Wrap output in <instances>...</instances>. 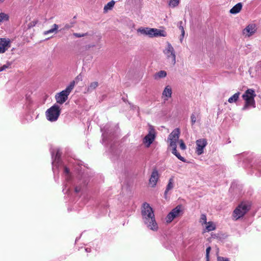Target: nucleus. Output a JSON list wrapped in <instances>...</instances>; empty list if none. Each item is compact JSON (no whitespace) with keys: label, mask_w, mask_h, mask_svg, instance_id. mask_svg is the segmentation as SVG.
<instances>
[{"label":"nucleus","mask_w":261,"mask_h":261,"mask_svg":"<svg viewBox=\"0 0 261 261\" xmlns=\"http://www.w3.org/2000/svg\"><path fill=\"white\" fill-rule=\"evenodd\" d=\"M152 28H140L137 30V32L140 33L143 35H146L150 38H152Z\"/></svg>","instance_id":"obj_14"},{"label":"nucleus","mask_w":261,"mask_h":261,"mask_svg":"<svg viewBox=\"0 0 261 261\" xmlns=\"http://www.w3.org/2000/svg\"><path fill=\"white\" fill-rule=\"evenodd\" d=\"M11 41L6 38H0V54L5 53L11 47Z\"/></svg>","instance_id":"obj_11"},{"label":"nucleus","mask_w":261,"mask_h":261,"mask_svg":"<svg viewBox=\"0 0 261 261\" xmlns=\"http://www.w3.org/2000/svg\"><path fill=\"white\" fill-rule=\"evenodd\" d=\"M75 192H77H77H80V189H79L78 188H75Z\"/></svg>","instance_id":"obj_40"},{"label":"nucleus","mask_w":261,"mask_h":261,"mask_svg":"<svg viewBox=\"0 0 261 261\" xmlns=\"http://www.w3.org/2000/svg\"><path fill=\"white\" fill-rule=\"evenodd\" d=\"M75 83V82L73 81L65 90L56 94L55 98L57 103L62 105L67 100L69 95L74 88Z\"/></svg>","instance_id":"obj_4"},{"label":"nucleus","mask_w":261,"mask_h":261,"mask_svg":"<svg viewBox=\"0 0 261 261\" xmlns=\"http://www.w3.org/2000/svg\"><path fill=\"white\" fill-rule=\"evenodd\" d=\"M206 220L207 219L206 215L205 214H201L199 220V222L201 224V225H203L207 224V222Z\"/></svg>","instance_id":"obj_27"},{"label":"nucleus","mask_w":261,"mask_h":261,"mask_svg":"<svg viewBox=\"0 0 261 261\" xmlns=\"http://www.w3.org/2000/svg\"><path fill=\"white\" fill-rule=\"evenodd\" d=\"M218 261H229V259L227 258H225L223 257L218 256L217 257Z\"/></svg>","instance_id":"obj_34"},{"label":"nucleus","mask_w":261,"mask_h":261,"mask_svg":"<svg viewBox=\"0 0 261 261\" xmlns=\"http://www.w3.org/2000/svg\"><path fill=\"white\" fill-rule=\"evenodd\" d=\"M89 34L88 33H74L73 34V35L76 37V38H81V37H85V36H88Z\"/></svg>","instance_id":"obj_29"},{"label":"nucleus","mask_w":261,"mask_h":261,"mask_svg":"<svg viewBox=\"0 0 261 261\" xmlns=\"http://www.w3.org/2000/svg\"><path fill=\"white\" fill-rule=\"evenodd\" d=\"M205 230L207 231H211L216 229V225L212 221H209L205 225Z\"/></svg>","instance_id":"obj_21"},{"label":"nucleus","mask_w":261,"mask_h":261,"mask_svg":"<svg viewBox=\"0 0 261 261\" xmlns=\"http://www.w3.org/2000/svg\"><path fill=\"white\" fill-rule=\"evenodd\" d=\"M58 29H59L58 25L55 23L52 25L51 28L50 29H49L47 31H44L43 33V34L44 35H48L49 34H52V33L57 34L58 32Z\"/></svg>","instance_id":"obj_19"},{"label":"nucleus","mask_w":261,"mask_h":261,"mask_svg":"<svg viewBox=\"0 0 261 261\" xmlns=\"http://www.w3.org/2000/svg\"><path fill=\"white\" fill-rule=\"evenodd\" d=\"M155 137L156 132L155 129L153 126L149 125L148 128V133L144 138L143 143L145 144L146 147H149L155 140Z\"/></svg>","instance_id":"obj_8"},{"label":"nucleus","mask_w":261,"mask_h":261,"mask_svg":"<svg viewBox=\"0 0 261 261\" xmlns=\"http://www.w3.org/2000/svg\"><path fill=\"white\" fill-rule=\"evenodd\" d=\"M257 31V26L254 23L247 25L242 31V34L245 37H250L253 35Z\"/></svg>","instance_id":"obj_10"},{"label":"nucleus","mask_w":261,"mask_h":261,"mask_svg":"<svg viewBox=\"0 0 261 261\" xmlns=\"http://www.w3.org/2000/svg\"><path fill=\"white\" fill-rule=\"evenodd\" d=\"M141 215L144 223L150 230L156 231L158 225L156 222L152 208L147 203H144L141 208Z\"/></svg>","instance_id":"obj_1"},{"label":"nucleus","mask_w":261,"mask_h":261,"mask_svg":"<svg viewBox=\"0 0 261 261\" xmlns=\"http://www.w3.org/2000/svg\"><path fill=\"white\" fill-rule=\"evenodd\" d=\"M250 205L246 202H242L234 210L233 216L236 220L242 217L250 209Z\"/></svg>","instance_id":"obj_6"},{"label":"nucleus","mask_w":261,"mask_h":261,"mask_svg":"<svg viewBox=\"0 0 261 261\" xmlns=\"http://www.w3.org/2000/svg\"><path fill=\"white\" fill-rule=\"evenodd\" d=\"M54 153L53 152H52V155H53V156H54Z\"/></svg>","instance_id":"obj_42"},{"label":"nucleus","mask_w":261,"mask_h":261,"mask_svg":"<svg viewBox=\"0 0 261 261\" xmlns=\"http://www.w3.org/2000/svg\"><path fill=\"white\" fill-rule=\"evenodd\" d=\"M179 129H174L168 136L167 141L169 143L168 148H171L172 153L179 160L186 162V161L185 158L181 156L176 150L177 142L179 141Z\"/></svg>","instance_id":"obj_2"},{"label":"nucleus","mask_w":261,"mask_h":261,"mask_svg":"<svg viewBox=\"0 0 261 261\" xmlns=\"http://www.w3.org/2000/svg\"><path fill=\"white\" fill-rule=\"evenodd\" d=\"M242 8V4L241 3H239L234 6L230 10L229 12L233 14H236L240 12Z\"/></svg>","instance_id":"obj_18"},{"label":"nucleus","mask_w":261,"mask_h":261,"mask_svg":"<svg viewBox=\"0 0 261 261\" xmlns=\"http://www.w3.org/2000/svg\"><path fill=\"white\" fill-rule=\"evenodd\" d=\"M180 0H170L169 2V6L171 8H175L179 4Z\"/></svg>","instance_id":"obj_26"},{"label":"nucleus","mask_w":261,"mask_h":261,"mask_svg":"<svg viewBox=\"0 0 261 261\" xmlns=\"http://www.w3.org/2000/svg\"><path fill=\"white\" fill-rule=\"evenodd\" d=\"M180 148L184 150L186 149V146L182 140H179Z\"/></svg>","instance_id":"obj_30"},{"label":"nucleus","mask_w":261,"mask_h":261,"mask_svg":"<svg viewBox=\"0 0 261 261\" xmlns=\"http://www.w3.org/2000/svg\"><path fill=\"white\" fill-rule=\"evenodd\" d=\"M182 21H180L179 22H178V27L179 29V30L181 31V33H182V34L184 33V28L182 26Z\"/></svg>","instance_id":"obj_32"},{"label":"nucleus","mask_w":261,"mask_h":261,"mask_svg":"<svg viewBox=\"0 0 261 261\" xmlns=\"http://www.w3.org/2000/svg\"><path fill=\"white\" fill-rule=\"evenodd\" d=\"M159 173L156 170H154L151 175L149 179V185L151 187H154L159 179Z\"/></svg>","instance_id":"obj_13"},{"label":"nucleus","mask_w":261,"mask_h":261,"mask_svg":"<svg viewBox=\"0 0 261 261\" xmlns=\"http://www.w3.org/2000/svg\"><path fill=\"white\" fill-rule=\"evenodd\" d=\"M61 155V153L60 150L58 149L56 150V154L55 156V160H58Z\"/></svg>","instance_id":"obj_35"},{"label":"nucleus","mask_w":261,"mask_h":261,"mask_svg":"<svg viewBox=\"0 0 261 261\" xmlns=\"http://www.w3.org/2000/svg\"><path fill=\"white\" fill-rule=\"evenodd\" d=\"M115 4V2L113 0H112L111 1L109 2L104 7V8H103L104 13H107L109 10H112L114 7Z\"/></svg>","instance_id":"obj_22"},{"label":"nucleus","mask_w":261,"mask_h":261,"mask_svg":"<svg viewBox=\"0 0 261 261\" xmlns=\"http://www.w3.org/2000/svg\"><path fill=\"white\" fill-rule=\"evenodd\" d=\"M256 96L255 91L252 89L247 90L242 95V98L245 101V105L242 110L245 111L249 107L255 108V102L254 98Z\"/></svg>","instance_id":"obj_3"},{"label":"nucleus","mask_w":261,"mask_h":261,"mask_svg":"<svg viewBox=\"0 0 261 261\" xmlns=\"http://www.w3.org/2000/svg\"><path fill=\"white\" fill-rule=\"evenodd\" d=\"M11 63L8 62L7 63L0 67V72L5 70L7 69L10 68Z\"/></svg>","instance_id":"obj_28"},{"label":"nucleus","mask_w":261,"mask_h":261,"mask_svg":"<svg viewBox=\"0 0 261 261\" xmlns=\"http://www.w3.org/2000/svg\"><path fill=\"white\" fill-rule=\"evenodd\" d=\"M174 180L173 178H170L169 180L168 184L167 186L166 191L165 192V194H166L167 192L170 190L172 189L174 187Z\"/></svg>","instance_id":"obj_24"},{"label":"nucleus","mask_w":261,"mask_h":261,"mask_svg":"<svg viewBox=\"0 0 261 261\" xmlns=\"http://www.w3.org/2000/svg\"><path fill=\"white\" fill-rule=\"evenodd\" d=\"M163 53L169 62L174 65L176 63L175 51L171 44L169 42L166 43V46L163 50Z\"/></svg>","instance_id":"obj_5"},{"label":"nucleus","mask_w":261,"mask_h":261,"mask_svg":"<svg viewBox=\"0 0 261 261\" xmlns=\"http://www.w3.org/2000/svg\"><path fill=\"white\" fill-rule=\"evenodd\" d=\"M9 19V15L8 14L5 13H0V22L7 21Z\"/></svg>","instance_id":"obj_25"},{"label":"nucleus","mask_w":261,"mask_h":261,"mask_svg":"<svg viewBox=\"0 0 261 261\" xmlns=\"http://www.w3.org/2000/svg\"><path fill=\"white\" fill-rule=\"evenodd\" d=\"M6 0H0V4L3 3Z\"/></svg>","instance_id":"obj_41"},{"label":"nucleus","mask_w":261,"mask_h":261,"mask_svg":"<svg viewBox=\"0 0 261 261\" xmlns=\"http://www.w3.org/2000/svg\"><path fill=\"white\" fill-rule=\"evenodd\" d=\"M99 84L97 82L94 81L91 82L85 89V93H90L95 90L98 86Z\"/></svg>","instance_id":"obj_16"},{"label":"nucleus","mask_w":261,"mask_h":261,"mask_svg":"<svg viewBox=\"0 0 261 261\" xmlns=\"http://www.w3.org/2000/svg\"><path fill=\"white\" fill-rule=\"evenodd\" d=\"M64 172H65L66 174H69V169H68L67 168L65 167V169H64Z\"/></svg>","instance_id":"obj_38"},{"label":"nucleus","mask_w":261,"mask_h":261,"mask_svg":"<svg viewBox=\"0 0 261 261\" xmlns=\"http://www.w3.org/2000/svg\"><path fill=\"white\" fill-rule=\"evenodd\" d=\"M240 95V92H237L234 94L232 96L229 97L228 99V101L229 103H233L236 102L239 99V96Z\"/></svg>","instance_id":"obj_23"},{"label":"nucleus","mask_w":261,"mask_h":261,"mask_svg":"<svg viewBox=\"0 0 261 261\" xmlns=\"http://www.w3.org/2000/svg\"><path fill=\"white\" fill-rule=\"evenodd\" d=\"M37 22L38 21L37 20L32 21L29 24V27L31 28L34 27L37 24Z\"/></svg>","instance_id":"obj_36"},{"label":"nucleus","mask_w":261,"mask_h":261,"mask_svg":"<svg viewBox=\"0 0 261 261\" xmlns=\"http://www.w3.org/2000/svg\"><path fill=\"white\" fill-rule=\"evenodd\" d=\"M181 214V206L177 205L168 214L166 218V222L168 223L171 222L175 218L179 217Z\"/></svg>","instance_id":"obj_9"},{"label":"nucleus","mask_w":261,"mask_h":261,"mask_svg":"<svg viewBox=\"0 0 261 261\" xmlns=\"http://www.w3.org/2000/svg\"><path fill=\"white\" fill-rule=\"evenodd\" d=\"M167 76V72L164 70H160L154 74L153 77L155 80H159L161 79L164 78Z\"/></svg>","instance_id":"obj_20"},{"label":"nucleus","mask_w":261,"mask_h":261,"mask_svg":"<svg viewBox=\"0 0 261 261\" xmlns=\"http://www.w3.org/2000/svg\"><path fill=\"white\" fill-rule=\"evenodd\" d=\"M197 117L195 114L193 113L191 115V121L192 125H193L196 121Z\"/></svg>","instance_id":"obj_31"},{"label":"nucleus","mask_w":261,"mask_h":261,"mask_svg":"<svg viewBox=\"0 0 261 261\" xmlns=\"http://www.w3.org/2000/svg\"><path fill=\"white\" fill-rule=\"evenodd\" d=\"M60 114V109L58 105H55L46 112V116L48 120L50 121H56Z\"/></svg>","instance_id":"obj_7"},{"label":"nucleus","mask_w":261,"mask_h":261,"mask_svg":"<svg viewBox=\"0 0 261 261\" xmlns=\"http://www.w3.org/2000/svg\"><path fill=\"white\" fill-rule=\"evenodd\" d=\"M185 32H184V33L183 34V35H182V33H181V34L180 38V42H182V41L183 38H184V36H185Z\"/></svg>","instance_id":"obj_37"},{"label":"nucleus","mask_w":261,"mask_h":261,"mask_svg":"<svg viewBox=\"0 0 261 261\" xmlns=\"http://www.w3.org/2000/svg\"><path fill=\"white\" fill-rule=\"evenodd\" d=\"M196 144V152L198 155L203 153V149L207 145V141L205 139H200L197 140Z\"/></svg>","instance_id":"obj_12"},{"label":"nucleus","mask_w":261,"mask_h":261,"mask_svg":"<svg viewBox=\"0 0 261 261\" xmlns=\"http://www.w3.org/2000/svg\"><path fill=\"white\" fill-rule=\"evenodd\" d=\"M211 250V247H208L206 249V257L207 258V261H208L209 259V254Z\"/></svg>","instance_id":"obj_33"},{"label":"nucleus","mask_w":261,"mask_h":261,"mask_svg":"<svg viewBox=\"0 0 261 261\" xmlns=\"http://www.w3.org/2000/svg\"><path fill=\"white\" fill-rule=\"evenodd\" d=\"M172 88L168 85L164 88L162 93V97L165 100H167L172 95Z\"/></svg>","instance_id":"obj_15"},{"label":"nucleus","mask_w":261,"mask_h":261,"mask_svg":"<svg viewBox=\"0 0 261 261\" xmlns=\"http://www.w3.org/2000/svg\"><path fill=\"white\" fill-rule=\"evenodd\" d=\"M152 37H166L167 36V33L164 30L152 28Z\"/></svg>","instance_id":"obj_17"},{"label":"nucleus","mask_w":261,"mask_h":261,"mask_svg":"<svg viewBox=\"0 0 261 261\" xmlns=\"http://www.w3.org/2000/svg\"><path fill=\"white\" fill-rule=\"evenodd\" d=\"M71 27V26H70V25L67 24L65 25L64 27V29H70V28Z\"/></svg>","instance_id":"obj_39"}]
</instances>
